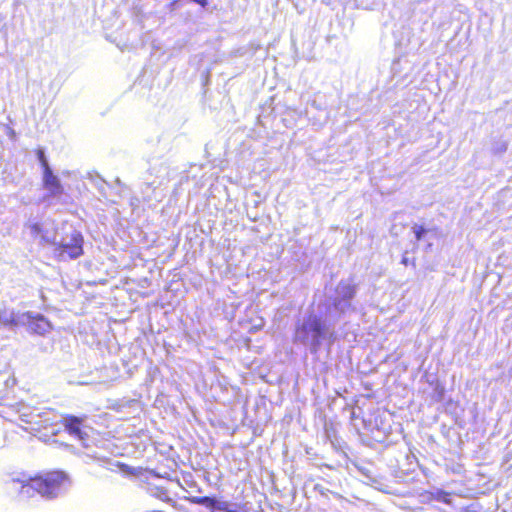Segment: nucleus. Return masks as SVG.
Listing matches in <instances>:
<instances>
[{
    "label": "nucleus",
    "instance_id": "obj_12",
    "mask_svg": "<svg viewBox=\"0 0 512 512\" xmlns=\"http://www.w3.org/2000/svg\"><path fill=\"white\" fill-rule=\"evenodd\" d=\"M35 153H36V156L41 164L43 172L46 171V169H51L48 164V161H47V158L45 156L43 149L38 148L35 150Z\"/></svg>",
    "mask_w": 512,
    "mask_h": 512
},
{
    "label": "nucleus",
    "instance_id": "obj_2",
    "mask_svg": "<svg viewBox=\"0 0 512 512\" xmlns=\"http://www.w3.org/2000/svg\"><path fill=\"white\" fill-rule=\"evenodd\" d=\"M26 424L25 430L41 438L53 437L58 433L57 424L48 413L33 415L30 420L26 421Z\"/></svg>",
    "mask_w": 512,
    "mask_h": 512
},
{
    "label": "nucleus",
    "instance_id": "obj_1",
    "mask_svg": "<svg viewBox=\"0 0 512 512\" xmlns=\"http://www.w3.org/2000/svg\"><path fill=\"white\" fill-rule=\"evenodd\" d=\"M27 495L38 493L47 499L56 498L66 487L67 476L61 471H48L25 479H13Z\"/></svg>",
    "mask_w": 512,
    "mask_h": 512
},
{
    "label": "nucleus",
    "instance_id": "obj_11",
    "mask_svg": "<svg viewBox=\"0 0 512 512\" xmlns=\"http://www.w3.org/2000/svg\"><path fill=\"white\" fill-rule=\"evenodd\" d=\"M117 466L123 473L127 475L140 476L144 472L142 467H131L125 463H119Z\"/></svg>",
    "mask_w": 512,
    "mask_h": 512
},
{
    "label": "nucleus",
    "instance_id": "obj_9",
    "mask_svg": "<svg viewBox=\"0 0 512 512\" xmlns=\"http://www.w3.org/2000/svg\"><path fill=\"white\" fill-rule=\"evenodd\" d=\"M19 322V313L8 309L0 311V326L15 327L19 324Z\"/></svg>",
    "mask_w": 512,
    "mask_h": 512
},
{
    "label": "nucleus",
    "instance_id": "obj_15",
    "mask_svg": "<svg viewBox=\"0 0 512 512\" xmlns=\"http://www.w3.org/2000/svg\"><path fill=\"white\" fill-rule=\"evenodd\" d=\"M178 1H179V0H173V1L169 4L170 8H171V9H173V8H174V6L176 5V3H177Z\"/></svg>",
    "mask_w": 512,
    "mask_h": 512
},
{
    "label": "nucleus",
    "instance_id": "obj_8",
    "mask_svg": "<svg viewBox=\"0 0 512 512\" xmlns=\"http://www.w3.org/2000/svg\"><path fill=\"white\" fill-rule=\"evenodd\" d=\"M43 186L53 196L63 193V187L57 176L53 174L52 169H46L43 172Z\"/></svg>",
    "mask_w": 512,
    "mask_h": 512
},
{
    "label": "nucleus",
    "instance_id": "obj_17",
    "mask_svg": "<svg viewBox=\"0 0 512 512\" xmlns=\"http://www.w3.org/2000/svg\"><path fill=\"white\" fill-rule=\"evenodd\" d=\"M402 262L407 265V259L406 258H403Z\"/></svg>",
    "mask_w": 512,
    "mask_h": 512
},
{
    "label": "nucleus",
    "instance_id": "obj_5",
    "mask_svg": "<svg viewBox=\"0 0 512 512\" xmlns=\"http://www.w3.org/2000/svg\"><path fill=\"white\" fill-rule=\"evenodd\" d=\"M86 417H78L75 415H66L63 417L62 424L65 431L72 437L86 441L89 438L87 426L84 424Z\"/></svg>",
    "mask_w": 512,
    "mask_h": 512
},
{
    "label": "nucleus",
    "instance_id": "obj_6",
    "mask_svg": "<svg viewBox=\"0 0 512 512\" xmlns=\"http://www.w3.org/2000/svg\"><path fill=\"white\" fill-rule=\"evenodd\" d=\"M356 290V284L344 280L340 281L337 286V292L340 294V298L334 301V306L338 307L341 301H345L346 305L350 307V300L356 295Z\"/></svg>",
    "mask_w": 512,
    "mask_h": 512
},
{
    "label": "nucleus",
    "instance_id": "obj_4",
    "mask_svg": "<svg viewBox=\"0 0 512 512\" xmlns=\"http://www.w3.org/2000/svg\"><path fill=\"white\" fill-rule=\"evenodd\" d=\"M83 237L78 233L71 236L70 243L56 244L54 248L55 256L59 260L76 259L83 254Z\"/></svg>",
    "mask_w": 512,
    "mask_h": 512
},
{
    "label": "nucleus",
    "instance_id": "obj_13",
    "mask_svg": "<svg viewBox=\"0 0 512 512\" xmlns=\"http://www.w3.org/2000/svg\"><path fill=\"white\" fill-rule=\"evenodd\" d=\"M437 499L448 503L449 502V494L444 493V492H437Z\"/></svg>",
    "mask_w": 512,
    "mask_h": 512
},
{
    "label": "nucleus",
    "instance_id": "obj_3",
    "mask_svg": "<svg viewBox=\"0 0 512 512\" xmlns=\"http://www.w3.org/2000/svg\"><path fill=\"white\" fill-rule=\"evenodd\" d=\"M187 500L191 504L205 506L210 512H247L244 504H238L232 509L228 501L220 500L216 496H190Z\"/></svg>",
    "mask_w": 512,
    "mask_h": 512
},
{
    "label": "nucleus",
    "instance_id": "obj_7",
    "mask_svg": "<svg viewBox=\"0 0 512 512\" xmlns=\"http://www.w3.org/2000/svg\"><path fill=\"white\" fill-rule=\"evenodd\" d=\"M29 329L39 335H43L51 328L50 322L43 315H30L26 313Z\"/></svg>",
    "mask_w": 512,
    "mask_h": 512
},
{
    "label": "nucleus",
    "instance_id": "obj_16",
    "mask_svg": "<svg viewBox=\"0 0 512 512\" xmlns=\"http://www.w3.org/2000/svg\"><path fill=\"white\" fill-rule=\"evenodd\" d=\"M421 497L423 498L421 501H424L426 498H428V496L424 494H422Z\"/></svg>",
    "mask_w": 512,
    "mask_h": 512
},
{
    "label": "nucleus",
    "instance_id": "obj_10",
    "mask_svg": "<svg viewBox=\"0 0 512 512\" xmlns=\"http://www.w3.org/2000/svg\"><path fill=\"white\" fill-rule=\"evenodd\" d=\"M302 330L311 331L316 336H321L325 327L320 318L313 316L308 318L307 322L302 326Z\"/></svg>",
    "mask_w": 512,
    "mask_h": 512
},
{
    "label": "nucleus",
    "instance_id": "obj_14",
    "mask_svg": "<svg viewBox=\"0 0 512 512\" xmlns=\"http://www.w3.org/2000/svg\"><path fill=\"white\" fill-rule=\"evenodd\" d=\"M423 232H424V230L422 228L421 229L418 228V234H417L418 240H420L422 238Z\"/></svg>",
    "mask_w": 512,
    "mask_h": 512
}]
</instances>
